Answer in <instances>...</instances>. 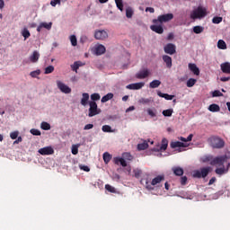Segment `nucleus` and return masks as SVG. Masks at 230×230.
Wrapping results in <instances>:
<instances>
[{"mask_svg": "<svg viewBox=\"0 0 230 230\" xmlns=\"http://www.w3.org/2000/svg\"><path fill=\"white\" fill-rule=\"evenodd\" d=\"M163 181H164V175H158L155 179L152 180L151 184L148 181V179H146V180L141 179L140 182H141V184H143V182H146V190H154L153 186L160 184L161 182H163Z\"/></svg>", "mask_w": 230, "mask_h": 230, "instance_id": "f257e3e1", "label": "nucleus"}, {"mask_svg": "<svg viewBox=\"0 0 230 230\" xmlns=\"http://www.w3.org/2000/svg\"><path fill=\"white\" fill-rule=\"evenodd\" d=\"M208 15V10L206 7L198 6L197 9H194L190 13V19L195 21V19H203V17H206Z\"/></svg>", "mask_w": 230, "mask_h": 230, "instance_id": "f03ea898", "label": "nucleus"}, {"mask_svg": "<svg viewBox=\"0 0 230 230\" xmlns=\"http://www.w3.org/2000/svg\"><path fill=\"white\" fill-rule=\"evenodd\" d=\"M212 170L213 168L211 166L202 167L200 170L194 172L193 177H196L197 179H206V176L209 175Z\"/></svg>", "mask_w": 230, "mask_h": 230, "instance_id": "7ed1b4c3", "label": "nucleus"}, {"mask_svg": "<svg viewBox=\"0 0 230 230\" xmlns=\"http://www.w3.org/2000/svg\"><path fill=\"white\" fill-rule=\"evenodd\" d=\"M89 106H90L88 110L89 118L98 116V114L102 112V110L98 109V104L96 103V102H89Z\"/></svg>", "mask_w": 230, "mask_h": 230, "instance_id": "20e7f679", "label": "nucleus"}, {"mask_svg": "<svg viewBox=\"0 0 230 230\" xmlns=\"http://www.w3.org/2000/svg\"><path fill=\"white\" fill-rule=\"evenodd\" d=\"M210 145L212 148H224L226 142L218 137H210Z\"/></svg>", "mask_w": 230, "mask_h": 230, "instance_id": "39448f33", "label": "nucleus"}, {"mask_svg": "<svg viewBox=\"0 0 230 230\" xmlns=\"http://www.w3.org/2000/svg\"><path fill=\"white\" fill-rule=\"evenodd\" d=\"M173 19V13H166V14H162L159 15L157 19L153 20L154 24H163V22H168Z\"/></svg>", "mask_w": 230, "mask_h": 230, "instance_id": "423d86ee", "label": "nucleus"}, {"mask_svg": "<svg viewBox=\"0 0 230 230\" xmlns=\"http://www.w3.org/2000/svg\"><path fill=\"white\" fill-rule=\"evenodd\" d=\"M108 38L109 33H107L105 30H97L94 32V39H96V40H105V39Z\"/></svg>", "mask_w": 230, "mask_h": 230, "instance_id": "0eeeda50", "label": "nucleus"}, {"mask_svg": "<svg viewBox=\"0 0 230 230\" xmlns=\"http://www.w3.org/2000/svg\"><path fill=\"white\" fill-rule=\"evenodd\" d=\"M58 89L61 91L64 94H71V87L67 86L61 81H57Z\"/></svg>", "mask_w": 230, "mask_h": 230, "instance_id": "6e6552de", "label": "nucleus"}, {"mask_svg": "<svg viewBox=\"0 0 230 230\" xmlns=\"http://www.w3.org/2000/svg\"><path fill=\"white\" fill-rule=\"evenodd\" d=\"M226 161V158L224 156H217L215 158H212V161L210 162L211 166H224V162Z\"/></svg>", "mask_w": 230, "mask_h": 230, "instance_id": "1a4fd4ad", "label": "nucleus"}, {"mask_svg": "<svg viewBox=\"0 0 230 230\" xmlns=\"http://www.w3.org/2000/svg\"><path fill=\"white\" fill-rule=\"evenodd\" d=\"M171 148H179L178 152H182L181 148H188L190 145L184 144L183 142L174 141L170 144Z\"/></svg>", "mask_w": 230, "mask_h": 230, "instance_id": "9d476101", "label": "nucleus"}, {"mask_svg": "<svg viewBox=\"0 0 230 230\" xmlns=\"http://www.w3.org/2000/svg\"><path fill=\"white\" fill-rule=\"evenodd\" d=\"M38 152L40 155H53V154H55V150H53V147L51 146L42 147L39 149Z\"/></svg>", "mask_w": 230, "mask_h": 230, "instance_id": "9b49d317", "label": "nucleus"}, {"mask_svg": "<svg viewBox=\"0 0 230 230\" xmlns=\"http://www.w3.org/2000/svg\"><path fill=\"white\" fill-rule=\"evenodd\" d=\"M164 53L167 55H175L176 53V47L172 43H168L164 48Z\"/></svg>", "mask_w": 230, "mask_h": 230, "instance_id": "f8f14e48", "label": "nucleus"}, {"mask_svg": "<svg viewBox=\"0 0 230 230\" xmlns=\"http://www.w3.org/2000/svg\"><path fill=\"white\" fill-rule=\"evenodd\" d=\"M148 76H150V70L148 69L140 70L136 74V78H138V80H145V78H148Z\"/></svg>", "mask_w": 230, "mask_h": 230, "instance_id": "ddd939ff", "label": "nucleus"}, {"mask_svg": "<svg viewBox=\"0 0 230 230\" xmlns=\"http://www.w3.org/2000/svg\"><path fill=\"white\" fill-rule=\"evenodd\" d=\"M143 87H145V83L143 82L130 84L126 86V88L131 91H139V89H143Z\"/></svg>", "mask_w": 230, "mask_h": 230, "instance_id": "4468645a", "label": "nucleus"}, {"mask_svg": "<svg viewBox=\"0 0 230 230\" xmlns=\"http://www.w3.org/2000/svg\"><path fill=\"white\" fill-rule=\"evenodd\" d=\"M53 26V22H41L40 23V25L37 28V31H39V33H40V31H42V28H45V30H51Z\"/></svg>", "mask_w": 230, "mask_h": 230, "instance_id": "2eb2a0df", "label": "nucleus"}, {"mask_svg": "<svg viewBox=\"0 0 230 230\" xmlns=\"http://www.w3.org/2000/svg\"><path fill=\"white\" fill-rule=\"evenodd\" d=\"M172 172L176 175V177H182V175H184V169L180 166L172 167Z\"/></svg>", "mask_w": 230, "mask_h": 230, "instance_id": "dca6fc26", "label": "nucleus"}, {"mask_svg": "<svg viewBox=\"0 0 230 230\" xmlns=\"http://www.w3.org/2000/svg\"><path fill=\"white\" fill-rule=\"evenodd\" d=\"M150 30H152V31H155V33H158L159 35L164 33V29H163V25H151Z\"/></svg>", "mask_w": 230, "mask_h": 230, "instance_id": "f3484780", "label": "nucleus"}, {"mask_svg": "<svg viewBox=\"0 0 230 230\" xmlns=\"http://www.w3.org/2000/svg\"><path fill=\"white\" fill-rule=\"evenodd\" d=\"M189 69L190 71H191V73H193V75H196V76H199V75H200V69L197 67L196 64L190 63Z\"/></svg>", "mask_w": 230, "mask_h": 230, "instance_id": "a211bd4d", "label": "nucleus"}, {"mask_svg": "<svg viewBox=\"0 0 230 230\" xmlns=\"http://www.w3.org/2000/svg\"><path fill=\"white\" fill-rule=\"evenodd\" d=\"M39 58H40V54L37 50H34L32 55L30 56V60L32 64L39 62Z\"/></svg>", "mask_w": 230, "mask_h": 230, "instance_id": "6ab92c4d", "label": "nucleus"}, {"mask_svg": "<svg viewBox=\"0 0 230 230\" xmlns=\"http://www.w3.org/2000/svg\"><path fill=\"white\" fill-rule=\"evenodd\" d=\"M221 71L226 75H230V63L226 62L221 64Z\"/></svg>", "mask_w": 230, "mask_h": 230, "instance_id": "aec40b11", "label": "nucleus"}, {"mask_svg": "<svg viewBox=\"0 0 230 230\" xmlns=\"http://www.w3.org/2000/svg\"><path fill=\"white\" fill-rule=\"evenodd\" d=\"M163 60L166 64V67H168V69H171V67L172 66V57H170L168 55H164L163 56Z\"/></svg>", "mask_w": 230, "mask_h": 230, "instance_id": "412c9836", "label": "nucleus"}, {"mask_svg": "<svg viewBox=\"0 0 230 230\" xmlns=\"http://www.w3.org/2000/svg\"><path fill=\"white\" fill-rule=\"evenodd\" d=\"M82 96L83 98L81 99V105H83V107H85L87 103H89V93H84Z\"/></svg>", "mask_w": 230, "mask_h": 230, "instance_id": "4be33fe9", "label": "nucleus"}, {"mask_svg": "<svg viewBox=\"0 0 230 230\" xmlns=\"http://www.w3.org/2000/svg\"><path fill=\"white\" fill-rule=\"evenodd\" d=\"M157 95L160 98H164V100H173V98H175V95H170L168 93H163L161 91L157 92Z\"/></svg>", "mask_w": 230, "mask_h": 230, "instance_id": "5701e85b", "label": "nucleus"}, {"mask_svg": "<svg viewBox=\"0 0 230 230\" xmlns=\"http://www.w3.org/2000/svg\"><path fill=\"white\" fill-rule=\"evenodd\" d=\"M115 164H120V166H123V168L127 167V161H125L124 158L121 157H116L114 158Z\"/></svg>", "mask_w": 230, "mask_h": 230, "instance_id": "b1692460", "label": "nucleus"}, {"mask_svg": "<svg viewBox=\"0 0 230 230\" xmlns=\"http://www.w3.org/2000/svg\"><path fill=\"white\" fill-rule=\"evenodd\" d=\"M105 51H106V49H105V46L103 45H98L97 47H95L96 55H103Z\"/></svg>", "mask_w": 230, "mask_h": 230, "instance_id": "393cba45", "label": "nucleus"}, {"mask_svg": "<svg viewBox=\"0 0 230 230\" xmlns=\"http://www.w3.org/2000/svg\"><path fill=\"white\" fill-rule=\"evenodd\" d=\"M112 98H114V93H109L102 98L101 102L102 103H107V102H109V100H112Z\"/></svg>", "mask_w": 230, "mask_h": 230, "instance_id": "a878e982", "label": "nucleus"}, {"mask_svg": "<svg viewBox=\"0 0 230 230\" xmlns=\"http://www.w3.org/2000/svg\"><path fill=\"white\" fill-rule=\"evenodd\" d=\"M208 111L210 112H220V106L218 104H215V103L210 104L208 106Z\"/></svg>", "mask_w": 230, "mask_h": 230, "instance_id": "bb28decb", "label": "nucleus"}, {"mask_svg": "<svg viewBox=\"0 0 230 230\" xmlns=\"http://www.w3.org/2000/svg\"><path fill=\"white\" fill-rule=\"evenodd\" d=\"M159 85H161V81H159V80H154L149 84V87L151 89H157V87H159Z\"/></svg>", "mask_w": 230, "mask_h": 230, "instance_id": "cd10ccee", "label": "nucleus"}, {"mask_svg": "<svg viewBox=\"0 0 230 230\" xmlns=\"http://www.w3.org/2000/svg\"><path fill=\"white\" fill-rule=\"evenodd\" d=\"M217 48L218 49H227V44L223 40H219L217 41Z\"/></svg>", "mask_w": 230, "mask_h": 230, "instance_id": "c85d7f7f", "label": "nucleus"}, {"mask_svg": "<svg viewBox=\"0 0 230 230\" xmlns=\"http://www.w3.org/2000/svg\"><path fill=\"white\" fill-rule=\"evenodd\" d=\"M103 157V161L106 164H109V163H111V159H112V156L111 155V154L105 152L102 155Z\"/></svg>", "mask_w": 230, "mask_h": 230, "instance_id": "c756f323", "label": "nucleus"}, {"mask_svg": "<svg viewBox=\"0 0 230 230\" xmlns=\"http://www.w3.org/2000/svg\"><path fill=\"white\" fill-rule=\"evenodd\" d=\"M146 148H148V142L146 141H144L143 143L137 145L138 151L146 150Z\"/></svg>", "mask_w": 230, "mask_h": 230, "instance_id": "7c9ffc66", "label": "nucleus"}, {"mask_svg": "<svg viewBox=\"0 0 230 230\" xmlns=\"http://www.w3.org/2000/svg\"><path fill=\"white\" fill-rule=\"evenodd\" d=\"M162 114L165 118H170L173 114V109L164 110V111H163Z\"/></svg>", "mask_w": 230, "mask_h": 230, "instance_id": "2f4dec72", "label": "nucleus"}, {"mask_svg": "<svg viewBox=\"0 0 230 230\" xmlns=\"http://www.w3.org/2000/svg\"><path fill=\"white\" fill-rule=\"evenodd\" d=\"M22 35L24 38V40H26L27 39H30V37H31V33H30V31H28V29L24 28L22 31Z\"/></svg>", "mask_w": 230, "mask_h": 230, "instance_id": "473e14b6", "label": "nucleus"}, {"mask_svg": "<svg viewBox=\"0 0 230 230\" xmlns=\"http://www.w3.org/2000/svg\"><path fill=\"white\" fill-rule=\"evenodd\" d=\"M178 139L180 141H182L183 143H188V142L191 141V139H193V134L189 135L187 138L184 137H178Z\"/></svg>", "mask_w": 230, "mask_h": 230, "instance_id": "72a5a7b5", "label": "nucleus"}, {"mask_svg": "<svg viewBox=\"0 0 230 230\" xmlns=\"http://www.w3.org/2000/svg\"><path fill=\"white\" fill-rule=\"evenodd\" d=\"M213 161V155H208L201 157V163H211Z\"/></svg>", "mask_w": 230, "mask_h": 230, "instance_id": "f704fd0d", "label": "nucleus"}, {"mask_svg": "<svg viewBox=\"0 0 230 230\" xmlns=\"http://www.w3.org/2000/svg\"><path fill=\"white\" fill-rule=\"evenodd\" d=\"M132 15H134V10H132V7H128L126 9V17H128V19H132Z\"/></svg>", "mask_w": 230, "mask_h": 230, "instance_id": "c9c22d12", "label": "nucleus"}, {"mask_svg": "<svg viewBox=\"0 0 230 230\" xmlns=\"http://www.w3.org/2000/svg\"><path fill=\"white\" fill-rule=\"evenodd\" d=\"M222 167L221 168H217L215 170L217 175H224V173H226V166L224 165H221Z\"/></svg>", "mask_w": 230, "mask_h": 230, "instance_id": "e433bc0d", "label": "nucleus"}, {"mask_svg": "<svg viewBox=\"0 0 230 230\" xmlns=\"http://www.w3.org/2000/svg\"><path fill=\"white\" fill-rule=\"evenodd\" d=\"M193 31L194 33H196L197 35H199V33H202V31H204V27L202 26H194L193 27Z\"/></svg>", "mask_w": 230, "mask_h": 230, "instance_id": "4c0bfd02", "label": "nucleus"}, {"mask_svg": "<svg viewBox=\"0 0 230 230\" xmlns=\"http://www.w3.org/2000/svg\"><path fill=\"white\" fill-rule=\"evenodd\" d=\"M40 128H42V130H50L51 125H49V123L48 122H41Z\"/></svg>", "mask_w": 230, "mask_h": 230, "instance_id": "58836bf2", "label": "nucleus"}, {"mask_svg": "<svg viewBox=\"0 0 230 230\" xmlns=\"http://www.w3.org/2000/svg\"><path fill=\"white\" fill-rule=\"evenodd\" d=\"M195 84H197V79H194V78H190L188 81H187V87H193V85H195Z\"/></svg>", "mask_w": 230, "mask_h": 230, "instance_id": "ea45409f", "label": "nucleus"}, {"mask_svg": "<svg viewBox=\"0 0 230 230\" xmlns=\"http://www.w3.org/2000/svg\"><path fill=\"white\" fill-rule=\"evenodd\" d=\"M53 71H55V66H49L45 68V75H51V73H53Z\"/></svg>", "mask_w": 230, "mask_h": 230, "instance_id": "a19ab883", "label": "nucleus"}, {"mask_svg": "<svg viewBox=\"0 0 230 230\" xmlns=\"http://www.w3.org/2000/svg\"><path fill=\"white\" fill-rule=\"evenodd\" d=\"M102 97L100 96V93H93L91 94V100L90 102H98Z\"/></svg>", "mask_w": 230, "mask_h": 230, "instance_id": "79ce46f5", "label": "nucleus"}, {"mask_svg": "<svg viewBox=\"0 0 230 230\" xmlns=\"http://www.w3.org/2000/svg\"><path fill=\"white\" fill-rule=\"evenodd\" d=\"M117 8L120 10V12H123V0H115Z\"/></svg>", "mask_w": 230, "mask_h": 230, "instance_id": "37998d69", "label": "nucleus"}, {"mask_svg": "<svg viewBox=\"0 0 230 230\" xmlns=\"http://www.w3.org/2000/svg\"><path fill=\"white\" fill-rule=\"evenodd\" d=\"M40 75V70H35L30 73V76H31V78H39V75Z\"/></svg>", "mask_w": 230, "mask_h": 230, "instance_id": "c03bdc74", "label": "nucleus"}, {"mask_svg": "<svg viewBox=\"0 0 230 230\" xmlns=\"http://www.w3.org/2000/svg\"><path fill=\"white\" fill-rule=\"evenodd\" d=\"M166 148H168V140H166L165 138H164L162 140V145L160 146V150H166Z\"/></svg>", "mask_w": 230, "mask_h": 230, "instance_id": "a18cd8bd", "label": "nucleus"}, {"mask_svg": "<svg viewBox=\"0 0 230 230\" xmlns=\"http://www.w3.org/2000/svg\"><path fill=\"white\" fill-rule=\"evenodd\" d=\"M122 157L124 159H126L127 161H132V159H134V156H132V155H130V153H123Z\"/></svg>", "mask_w": 230, "mask_h": 230, "instance_id": "49530a36", "label": "nucleus"}, {"mask_svg": "<svg viewBox=\"0 0 230 230\" xmlns=\"http://www.w3.org/2000/svg\"><path fill=\"white\" fill-rule=\"evenodd\" d=\"M133 173H134L136 179H139L141 177V174L143 173V171H141V169H135L133 171Z\"/></svg>", "mask_w": 230, "mask_h": 230, "instance_id": "de8ad7c7", "label": "nucleus"}, {"mask_svg": "<svg viewBox=\"0 0 230 230\" xmlns=\"http://www.w3.org/2000/svg\"><path fill=\"white\" fill-rule=\"evenodd\" d=\"M70 42H71L72 46H77L78 40H76L75 35H71L70 36Z\"/></svg>", "mask_w": 230, "mask_h": 230, "instance_id": "09e8293b", "label": "nucleus"}, {"mask_svg": "<svg viewBox=\"0 0 230 230\" xmlns=\"http://www.w3.org/2000/svg\"><path fill=\"white\" fill-rule=\"evenodd\" d=\"M105 190H107V191H110V193H116V188L112 187L111 185L106 184Z\"/></svg>", "mask_w": 230, "mask_h": 230, "instance_id": "8fccbe9b", "label": "nucleus"}, {"mask_svg": "<svg viewBox=\"0 0 230 230\" xmlns=\"http://www.w3.org/2000/svg\"><path fill=\"white\" fill-rule=\"evenodd\" d=\"M222 17L220 16H215L213 19H212V22L213 24H220V22H222Z\"/></svg>", "mask_w": 230, "mask_h": 230, "instance_id": "3c124183", "label": "nucleus"}, {"mask_svg": "<svg viewBox=\"0 0 230 230\" xmlns=\"http://www.w3.org/2000/svg\"><path fill=\"white\" fill-rule=\"evenodd\" d=\"M157 111L155 110H152V109H148L147 110V114L151 117V118H155V116H157Z\"/></svg>", "mask_w": 230, "mask_h": 230, "instance_id": "603ef678", "label": "nucleus"}, {"mask_svg": "<svg viewBox=\"0 0 230 230\" xmlns=\"http://www.w3.org/2000/svg\"><path fill=\"white\" fill-rule=\"evenodd\" d=\"M73 71H78L80 68V61H75L74 65L71 66Z\"/></svg>", "mask_w": 230, "mask_h": 230, "instance_id": "864d4df0", "label": "nucleus"}, {"mask_svg": "<svg viewBox=\"0 0 230 230\" xmlns=\"http://www.w3.org/2000/svg\"><path fill=\"white\" fill-rule=\"evenodd\" d=\"M212 96L213 98H218L220 96H224V93H222L220 91L218 90H215L213 93H212Z\"/></svg>", "mask_w": 230, "mask_h": 230, "instance_id": "5fc2aeb1", "label": "nucleus"}, {"mask_svg": "<svg viewBox=\"0 0 230 230\" xmlns=\"http://www.w3.org/2000/svg\"><path fill=\"white\" fill-rule=\"evenodd\" d=\"M102 132H112V128L109 125H104L102 128Z\"/></svg>", "mask_w": 230, "mask_h": 230, "instance_id": "6e6d98bb", "label": "nucleus"}, {"mask_svg": "<svg viewBox=\"0 0 230 230\" xmlns=\"http://www.w3.org/2000/svg\"><path fill=\"white\" fill-rule=\"evenodd\" d=\"M10 137L11 139H16L17 137H19V131H13L10 133Z\"/></svg>", "mask_w": 230, "mask_h": 230, "instance_id": "4d7b16f0", "label": "nucleus"}, {"mask_svg": "<svg viewBox=\"0 0 230 230\" xmlns=\"http://www.w3.org/2000/svg\"><path fill=\"white\" fill-rule=\"evenodd\" d=\"M31 134H32V136H40V130L36 129V128H32L31 129Z\"/></svg>", "mask_w": 230, "mask_h": 230, "instance_id": "13d9d810", "label": "nucleus"}, {"mask_svg": "<svg viewBox=\"0 0 230 230\" xmlns=\"http://www.w3.org/2000/svg\"><path fill=\"white\" fill-rule=\"evenodd\" d=\"M180 182L181 186H186V182H188V177L186 176L181 177Z\"/></svg>", "mask_w": 230, "mask_h": 230, "instance_id": "bf43d9fd", "label": "nucleus"}, {"mask_svg": "<svg viewBox=\"0 0 230 230\" xmlns=\"http://www.w3.org/2000/svg\"><path fill=\"white\" fill-rule=\"evenodd\" d=\"M80 170H83L84 172H91V168L87 165H79Z\"/></svg>", "mask_w": 230, "mask_h": 230, "instance_id": "052dcab7", "label": "nucleus"}, {"mask_svg": "<svg viewBox=\"0 0 230 230\" xmlns=\"http://www.w3.org/2000/svg\"><path fill=\"white\" fill-rule=\"evenodd\" d=\"M61 4V1L60 0H52L50 1V4L51 6H57V4Z\"/></svg>", "mask_w": 230, "mask_h": 230, "instance_id": "680f3d73", "label": "nucleus"}, {"mask_svg": "<svg viewBox=\"0 0 230 230\" xmlns=\"http://www.w3.org/2000/svg\"><path fill=\"white\" fill-rule=\"evenodd\" d=\"M72 154H73V155H76L78 154V146H73Z\"/></svg>", "mask_w": 230, "mask_h": 230, "instance_id": "e2e57ef3", "label": "nucleus"}, {"mask_svg": "<svg viewBox=\"0 0 230 230\" xmlns=\"http://www.w3.org/2000/svg\"><path fill=\"white\" fill-rule=\"evenodd\" d=\"M139 103H143L144 105L146 104V103H150V99L141 98L139 100Z\"/></svg>", "mask_w": 230, "mask_h": 230, "instance_id": "0e129e2a", "label": "nucleus"}, {"mask_svg": "<svg viewBox=\"0 0 230 230\" xmlns=\"http://www.w3.org/2000/svg\"><path fill=\"white\" fill-rule=\"evenodd\" d=\"M91 128H94V125L93 124H86L84 128V130H91Z\"/></svg>", "mask_w": 230, "mask_h": 230, "instance_id": "69168bd1", "label": "nucleus"}, {"mask_svg": "<svg viewBox=\"0 0 230 230\" xmlns=\"http://www.w3.org/2000/svg\"><path fill=\"white\" fill-rule=\"evenodd\" d=\"M215 182H217V178L212 177L208 181V186H211L212 184H215Z\"/></svg>", "mask_w": 230, "mask_h": 230, "instance_id": "338daca9", "label": "nucleus"}, {"mask_svg": "<svg viewBox=\"0 0 230 230\" xmlns=\"http://www.w3.org/2000/svg\"><path fill=\"white\" fill-rule=\"evenodd\" d=\"M146 12H149L150 13H154V12H155V9H154V7H146Z\"/></svg>", "mask_w": 230, "mask_h": 230, "instance_id": "774afa93", "label": "nucleus"}]
</instances>
